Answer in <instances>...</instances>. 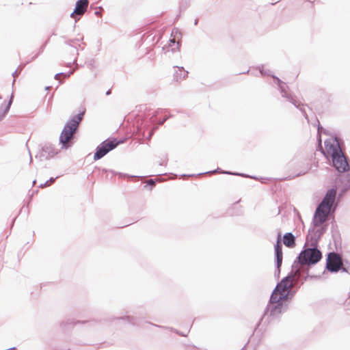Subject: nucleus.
<instances>
[{
  "label": "nucleus",
  "mask_w": 350,
  "mask_h": 350,
  "mask_svg": "<svg viewBox=\"0 0 350 350\" xmlns=\"http://www.w3.org/2000/svg\"><path fill=\"white\" fill-rule=\"evenodd\" d=\"M135 120L132 124L131 131L133 135L139 140L150 139L161 125L169 117L157 119V116L165 112V109H157L152 111L146 105L135 107Z\"/></svg>",
  "instance_id": "1"
},
{
  "label": "nucleus",
  "mask_w": 350,
  "mask_h": 350,
  "mask_svg": "<svg viewBox=\"0 0 350 350\" xmlns=\"http://www.w3.org/2000/svg\"><path fill=\"white\" fill-rule=\"evenodd\" d=\"M350 190V176L344 175L336 178L335 183L329 188L321 202L316 207L314 213L312 224L319 226L322 224L330 212V209L334 204L336 198V204L343 199L346 193Z\"/></svg>",
  "instance_id": "2"
},
{
  "label": "nucleus",
  "mask_w": 350,
  "mask_h": 350,
  "mask_svg": "<svg viewBox=\"0 0 350 350\" xmlns=\"http://www.w3.org/2000/svg\"><path fill=\"white\" fill-rule=\"evenodd\" d=\"M286 295L278 296L272 292L262 316L254 327V332L261 333L266 330L267 326L280 321L282 314L286 312L288 306L284 302Z\"/></svg>",
  "instance_id": "3"
},
{
  "label": "nucleus",
  "mask_w": 350,
  "mask_h": 350,
  "mask_svg": "<svg viewBox=\"0 0 350 350\" xmlns=\"http://www.w3.org/2000/svg\"><path fill=\"white\" fill-rule=\"evenodd\" d=\"M85 109L71 116L64 124L59 137L62 150H67L74 144L73 134L78 130L79 124L84 117Z\"/></svg>",
  "instance_id": "4"
},
{
  "label": "nucleus",
  "mask_w": 350,
  "mask_h": 350,
  "mask_svg": "<svg viewBox=\"0 0 350 350\" xmlns=\"http://www.w3.org/2000/svg\"><path fill=\"white\" fill-rule=\"evenodd\" d=\"M323 258V254L319 246H309L302 249L301 252L295 258L292 265V269L296 265H306L309 267L317 265Z\"/></svg>",
  "instance_id": "5"
},
{
  "label": "nucleus",
  "mask_w": 350,
  "mask_h": 350,
  "mask_svg": "<svg viewBox=\"0 0 350 350\" xmlns=\"http://www.w3.org/2000/svg\"><path fill=\"white\" fill-rule=\"evenodd\" d=\"M271 77L273 78V83L277 85L278 89L282 97L286 98L289 103L293 104L295 107L298 109L301 112L305 118L308 120V115L303 107L302 103L299 100H297L294 93L289 91L288 85L273 73Z\"/></svg>",
  "instance_id": "6"
},
{
  "label": "nucleus",
  "mask_w": 350,
  "mask_h": 350,
  "mask_svg": "<svg viewBox=\"0 0 350 350\" xmlns=\"http://www.w3.org/2000/svg\"><path fill=\"white\" fill-rule=\"evenodd\" d=\"M332 159V166L338 172V176L334 180L332 185H334L337 178L344 175L350 176V161H347V158L342 153V150L334 152L329 157Z\"/></svg>",
  "instance_id": "7"
},
{
  "label": "nucleus",
  "mask_w": 350,
  "mask_h": 350,
  "mask_svg": "<svg viewBox=\"0 0 350 350\" xmlns=\"http://www.w3.org/2000/svg\"><path fill=\"white\" fill-rule=\"evenodd\" d=\"M124 142L123 139H118L114 137H109L100 143L96 148L93 159L98 161L103 158L109 152L116 148L120 144Z\"/></svg>",
  "instance_id": "8"
},
{
  "label": "nucleus",
  "mask_w": 350,
  "mask_h": 350,
  "mask_svg": "<svg viewBox=\"0 0 350 350\" xmlns=\"http://www.w3.org/2000/svg\"><path fill=\"white\" fill-rule=\"evenodd\" d=\"M325 269L332 273H336L340 271L349 273V267L343 265L342 258L334 252L326 254Z\"/></svg>",
  "instance_id": "9"
},
{
  "label": "nucleus",
  "mask_w": 350,
  "mask_h": 350,
  "mask_svg": "<svg viewBox=\"0 0 350 350\" xmlns=\"http://www.w3.org/2000/svg\"><path fill=\"white\" fill-rule=\"evenodd\" d=\"M281 239L282 234L280 232H278L277 234V241L274 244V277L276 280L280 278L281 266L283 260L282 245L280 243Z\"/></svg>",
  "instance_id": "10"
},
{
  "label": "nucleus",
  "mask_w": 350,
  "mask_h": 350,
  "mask_svg": "<svg viewBox=\"0 0 350 350\" xmlns=\"http://www.w3.org/2000/svg\"><path fill=\"white\" fill-rule=\"evenodd\" d=\"M59 152L60 150L57 149L55 145L50 142H44L40 145V149L36 157L38 158L40 161L49 160Z\"/></svg>",
  "instance_id": "11"
},
{
  "label": "nucleus",
  "mask_w": 350,
  "mask_h": 350,
  "mask_svg": "<svg viewBox=\"0 0 350 350\" xmlns=\"http://www.w3.org/2000/svg\"><path fill=\"white\" fill-rule=\"evenodd\" d=\"M295 273H293V271H290L287 275L284 277L280 282H278L273 288L272 292H275V295H278L288 288L292 286V280Z\"/></svg>",
  "instance_id": "12"
},
{
  "label": "nucleus",
  "mask_w": 350,
  "mask_h": 350,
  "mask_svg": "<svg viewBox=\"0 0 350 350\" xmlns=\"http://www.w3.org/2000/svg\"><path fill=\"white\" fill-rule=\"evenodd\" d=\"M316 226H313L311 223L306 236V243L310 246H319V242L322 237V233L315 228Z\"/></svg>",
  "instance_id": "13"
},
{
  "label": "nucleus",
  "mask_w": 350,
  "mask_h": 350,
  "mask_svg": "<svg viewBox=\"0 0 350 350\" xmlns=\"http://www.w3.org/2000/svg\"><path fill=\"white\" fill-rule=\"evenodd\" d=\"M324 144L327 153L326 154H325V157L327 159H328V155L330 157L332 154H334L335 152H337L341 150L336 136H335L332 139H325Z\"/></svg>",
  "instance_id": "14"
},
{
  "label": "nucleus",
  "mask_w": 350,
  "mask_h": 350,
  "mask_svg": "<svg viewBox=\"0 0 350 350\" xmlns=\"http://www.w3.org/2000/svg\"><path fill=\"white\" fill-rule=\"evenodd\" d=\"M102 174H105V178H108V176H109V173H111L112 175L111 176V178H113V176L116 174H118L120 178H133V177H137V176H133V175H131V174H126V173H122V172H115L114 170H108V169H106V168H101L100 167H98V166H95L93 171H92V174L95 176H99Z\"/></svg>",
  "instance_id": "15"
},
{
  "label": "nucleus",
  "mask_w": 350,
  "mask_h": 350,
  "mask_svg": "<svg viewBox=\"0 0 350 350\" xmlns=\"http://www.w3.org/2000/svg\"><path fill=\"white\" fill-rule=\"evenodd\" d=\"M161 38V33H155L153 35V33H144L140 38L139 42V46L144 43L147 42L148 44H149L148 46H154L157 44L159 40Z\"/></svg>",
  "instance_id": "16"
},
{
  "label": "nucleus",
  "mask_w": 350,
  "mask_h": 350,
  "mask_svg": "<svg viewBox=\"0 0 350 350\" xmlns=\"http://www.w3.org/2000/svg\"><path fill=\"white\" fill-rule=\"evenodd\" d=\"M88 321H75L71 319H68L66 321H62L59 323V326L63 332L66 333L69 331L72 327L77 324H84L89 323Z\"/></svg>",
  "instance_id": "17"
},
{
  "label": "nucleus",
  "mask_w": 350,
  "mask_h": 350,
  "mask_svg": "<svg viewBox=\"0 0 350 350\" xmlns=\"http://www.w3.org/2000/svg\"><path fill=\"white\" fill-rule=\"evenodd\" d=\"M88 0H77L75 3L73 12L70 14V17L74 18V15H80L86 12L88 8Z\"/></svg>",
  "instance_id": "18"
},
{
  "label": "nucleus",
  "mask_w": 350,
  "mask_h": 350,
  "mask_svg": "<svg viewBox=\"0 0 350 350\" xmlns=\"http://www.w3.org/2000/svg\"><path fill=\"white\" fill-rule=\"evenodd\" d=\"M174 68H178V70H175L173 77L174 81H180L184 79H185L189 73L188 71L185 70L184 67L183 66H173Z\"/></svg>",
  "instance_id": "19"
},
{
  "label": "nucleus",
  "mask_w": 350,
  "mask_h": 350,
  "mask_svg": "<svg viewBox=\"0 0 350 350\" xmlns=\"http://www.w3.org/2000/svg\"><path fill=\"white\" fill-rule=\"evenodd\" d=\"M296 237L292 232H286L283 236V243L289 248H293L295 246Z\"/></svg>",
  "instance_id": "20"
},
{
  "label": "nucleus",
  "mask_w": 350,
  "mask_h": 350,
  "mask_svg": "<svg viewBox=\"0 0 350 350\" xmlns=\"http://www.w3.org/2000/svg\"><path fill=\"white\" fill-rule=\"evenodd\" d=\"M140 317H135V316H131V315H125L123 317H113L111 319V321L113 320H124L126 321L129 323L133 325H138L139 322Z\"/></svg>",
  "instance_id": "21"
},
{
  "label": "nucleus",
  "mask_w": 350,
  "mask_h": 350,
  "mask_svg": "<svg viewBox=\"0 0 350 350\" xmlns=\"http://www.w3.org/2000/svg\"><path fill=\"white\" fill-rule=\"evenodd\" d=\"M50 40V38H49L40 46V49H39V51L38 53H36V54H34L32 57H31L30 58L29 57H27L25 59V60L24 61L23 60V68L28 64H29L30 62H31L33 60H34L36 58H37L44 50L46 46L47 45V44L49 43Z\"/></svg>",
  "instance_id": "22"
},
{
  "label": "nucleus",
  "mask_w": 350,
  "mask_h": 350,
  "mask_svg": "<svg viewBox=\"0 0 350 350\" xmlns=\"http://www.w3.org/2000/svg\"><path fill=\"white\" fill-rule=\"evenodd\" d=\"M296 292H297L296 290H291L288 288V289L278 294V296L286 295L285 297H284L285 299L284 300V302L285 304H287V306H288L293 297L295 296Z\"/></svg>",
  "instance_id": "23"
},
{
  "label": "nucleus",
  "mask_w": 350,
  "mask_h": 350,
  "mask_svg": "<svg viewBox=\"0 0 350 350\" xmlns=\"http://www.w3.org/2000/svg\"><path fill=\"white\" fill-rule=\"evenodd\" d=\"M168 45L171 48V51L173 53L176 51H180V48L181 46V40H178L174 38H170L168 41Z\"/></svg>",
  "instance_id": "24"
},
{
  "label": "nucleus",
  "mask_w": 350,
  "mask_h": 350,
  "mask_svg": "<svg viewBox=\"0 0 350 350\" xmlns=\"http://www.w3.org/2000/svg\"><path fill=\"white\" fill-rule=\"evenodd\" d=\"M256 68L259 71L261 76H269L271 77L273 72L271 70L269 69H265V65L260 64L256 67Z\"/></svg>",
  "instance_id": "25"
},
{
  "label": "nucleus",
  "mask_w": 350,
  "mask_h": 350,
  "mask_svg": "<svg viewBox=\"0 0 350 350\" xmlns=\"http://www.w3.org/2000/svg\"><path fill=\"white\" fill-rule=\"evenodd\" d=\"M296 5H303L304 8H313L314 1L310 0H297L295 1Z\"/></svg>",
  "instance_id": "26"
},
{
  "label": "nucleus",
  "mask_w": 350,
  "mask_h": 350,
  "mask_svg": "<svg viewBox=\"0 0 350 350\" xmlns=\"http://www.w3.org/2000/svg\"><path fill=\"white\" fill-rule=\"evenodd\" d=\"M11 105V100L9 101L8 104L5 102L3 103L0 107V120L3 118V116L7 113L8 110L10 109Z\"/></svg>",
  "instance_id": "27"
},
{
  "label": "nucleus",
  "mask_w": 350,
  "mask_h": 350,
  "mask_svg": "<svg viewBox=\"0 0 350 350\" xmlns=\"http://www.w3.org/2000/svg\"><path fill=\"white\" fill-rule=\"evenodd\" d=\"M190 0H180L179 2V11L180 13L184 12L189 5Z\"/></svg>",
  "instance_id": "28"
},
{
  "label": "nucleus",
  "mask_w": 350,
  "mask_h": 350,
  "mask_svg": "<svg viewBox=\"0 0 350 350\" xmlns=\"http://www.w3.org/2000/svg\"><path fill=\"white\" fill-rule=\"evenodd\" d=\"M172 34L174 37V39H176L178 40H181L182 38V33L179 29L174 27L172 29Z\"/></svg>",
  "instance_id": "29"
},
{
  "label": "nucleus",
  "mask_w": 350,
  "mask_h": 350,
  "mask_svg": "<svg viewBox=\"0 0 350 350\" xmlns=\"http://www.w3.org/2000/svg\"><path fill=\"white\" fill-rule=\"evenodd\" d=\"M157 181L154 179H150L144 186L145 189L152 191L154 188Z\"/></svg>",
  "instance_id": "30"
},
{
  "label": "nucleus",
  "mask_w": 350,
  "mask_h": 350,
  "mask_svg": "<svg viewBox=\"0 0 350 350\" xmlns=\"http://www.w3.org/2000/svg\"><path fill=\"white\" fill-rule=\"evenodd\" d=\"M219 171H221V168L217 167L216 170H211V171L203 172V173H199L198 174H183L181 176H198V175L204 174L213 173V172H219Z\"/></svg>",
  "instance_id": "31"
},
{
  "label": "nucleus",
  "mask_w": 350,
  "mask_h": 350,
  "mask_svg": "<svg viewBox=\"0 0 350 350\" xmlns=\"http://www.w3.org/2000/svg\"><path fill=\"white\" fill-rule=\"evenodd\" d=\"M148 323L153 325V326H155V327H161V328H165L166 329H168V330H170L174 333H176V330H177L176 329L172 327H164V326H161V325H157V324H154L151 322H147Z\"/></svg>",
  "instance_id": "32"
},
{
  "label": "nucleus",
  "mask_w": 350,
  "mask_h": 350,
  "mask_svg": "<svg viewBox=\"0 0 350 350\" xmlns=\"http://www.w3.org/2000/svg\"><path fill=\"white\" fill-rule=\"evenodd\" d=\"M321 275H311L308 272L306 273V275L304 278V281H307L308 279H319Z\"/></svg>",
  "instance_id": "33"
},
{
  "label": "nucleus",
  "mask_w": 350,
  "mask_h": 350,
  "mask_svg": "<svg viewBox=\"0 0 350 350\" xmlns=\"http://www.w3.org/2000/svg\"><path fill=\"white\" fill-rule=\"evenodd\" d=\"M163 159H164L163 161H160L159 163V165L160 166H166L167 165V161H168V157H167V154L163 155Z\"/></svg>",
  "instance_id": "34"
},
{
  "label": "nucleus",
  "mask_w": 350,
  "mask_h": 350,
  "mask_svg": "<svg viewBox=\"0 0 350 350\" xmlns=\"http://www.w3.org/2000/svg\"><path fill=\"white\" fill-rule=\"evenodd\" d=\"M317 129L318 130H323V133L325 134L326 135H329V133L328 131H327L325 129H324L321 124L319 122L318 123V125H317Z\"/></svg>",
  "instance_id": "35"
},
{
  "label": "nucleus",
  "mask_w": 350,
  "mask_h": 350,
  "mask_svg": "<svg viewBox=\"0 0 350 350\" xmlns=\"http://www.w3.org/2000/svg\"><path fill=\"white\" fill-rule=\"evenodd\" d=\"M38 192V189H36V190H29V193H28V196L29 197L30 199L32 198V197L33 196L34 194L37 193Z\"/></svg>",
  "instance_id": "36"
},
{
  "label": "nucleus",
  "mask_w": 350,
  "mask_h": 350,
  "mask_svg": "<svg viewBox=\"0 0 350 350\" xmlns=\"http://www.w3.org/2000/svg\"><path fill=\"white\" fill-rule=\"evenodd\" d=\"M260 181L262 183H266L267 182V180H271V178H267V177H262V176H260V178H259Z\"/></svg>",
  "instance_id": "37"
},
{
  "label": "nucleus",
  "mask_w": 350,
  "mask_h": 350,
  "mask_svg": "<svg viewBox=\"0 0 350 350\" xmlns=\"http://www.w3.org/2000/svg\"><path fill=\"white\" fill-rule=\"evenodd\" d=\"M60 176H57L55 177H51L49 180H47V182L49 183V184H53L55 183V180L58 178Z\"/></svg>",
  "instance_id": "38"
},
{
  "label": "nucleus",
  "mask_w": 350,
  "mask_h": 350,
  "mask_svg": "<svg viewBox=\"0 0 350 350\" xmlns=\"http://www.w3.org/2000/svg\"><path fill=\"white\" fill-rule=\"evenodd\" d=\"M342 261H343V265H345V267H349V274H350V262H349V261L345 258H342Z\"/></svg>",
  "instance_id": "39"
},
{
  "label": "nucleus",
  "mask_w": 350,
  "mask_h": 350,
  "mask_svg": "<svg viewBox=\"0 0 350 350\" xmlns=\"http://www.w3.org/2000/svg\"><path fill=\"white\" fill-rule=\"evenodd\" d=\"M234 176H241V177H248L249 176V175L247 174L242 173V172H235V174H234Z\"/></svg>",
  "instance_id": "40"
},
{
  "label": "nucleus",
  "mask_w": 350,
  "mask_h": 350,
  "mask_svg": "<svg viewBox=\"0 0 350 350\" xmlns=\"http://www.w3.org/2000/svg\"><path fill=\"white\" fill-rule=\"evenodd\" d=\"M308 170L309 169L299 172L298 174H297L295 176H294L293 178L305 174L306 173L308 172Z\"/></svg>",
  "instance_id": "41"
},
{
  "label": "nucleus",
  "mask_w": 350,
  "mask_h": 350,
  "mask_svg": "<svg viewBox=\"0 0 350 350\" xmlns=\"http://www.w3.org/2000/svg\"><path fill=\"white\" fill-rule=\"evenodd\" d=\"M345 304L347 306H350V292L348 293V297L346 299Z\"/></svg>",
  "instance_id": "42"
},
{
  "label": "nucleus",
  "mask_w": 350,
  "mask_h": 350,
  "mask_svg": "<svg viewBox=\"0 0 350 350\" xmlns=\"http://www.w3.org/2000/svg\"><path fill=\"white\" fill-rule=\"evenodd\" d=\"M317 230H319L321 233H322V236L325 232L326 228H325L323 226H321V228H318Z\"/></svg>",
  "instance_id": "43"
},
{
  "label": "nucleus",
  "mask_w": 350,
  "mask_h": 350,
  "mask_svg": "<svg viewBox=\"0 0 350 350\" xmlns=\"http://www.w3.org/2000/svg\"><path fill=\"white\" fill-rule=\"evenodd\" d=\"M176 334L180 336H187V334H184L183 332H181L180 330H176Z\"/></svg>",
  "instance_id": "44"
},
{
  "label": "nucleus",
  "mask_w": 350,
  "mask_h": 350,
  "mask_svg": "<svg viewBox=\"0 0 350 350\" xmlns=\"http://www.w3.org/2000/svg\"><path fill=\"white\" fill-rule=\"evenodd\" d=\"M50 185L49 183L47 182V180L46 182H44V183H40V185L38 186L39 188H42L43 187H45V186H49Z\"/></svg>",
  "instance_id": "45"
},
{
  "label": "nucleus",
  "mask_w": 350,
  "mask_h": 350,
  "mask_svg": "<svg viewBox=\"0 0 350 350\" xmlns=\"http://www.w3.org/2000/svg\"><path fill=\"white\" fill-rule=\"evenodd\" d=\"M223 174H228V175H234V174H235V172H232V171H223Z\"/></svg>",
  "instance_id": "46"
},
{
  "label": "nucleus",
  "mask_w": 350,
  "mask_h": 350,
  "mask_svg": "<svg viewBox=\"0 0 350 350\" xmlns=\"http://www.w3.org/2000/svg\"><path fill=\"white\" fill-rule=\"evenodd\" d=\"M21 68H18V69H17V70H16L12 73V76H13L14 77H16V75H17L18 72L19 71V72H21Z\"/></svg>",
  "instance_id": "47"
},
{
  "label": "nucleus",
  "mask_w": 350,
  "mask_h": 350,
  "mask_svg": "<svg viewBox=\"0 0 350 350\" xmlns=\"http://www.w3.org/2000/svg\"><path fill=\"white\" fill-rule=\"evenodd\" d=\"M66 75V73H65V72H59V73H56V74L55 75V76H54V79H57V77H58L59 75Z\"/></svg>",
  "instance_id": "48"
},
{
  "label": "nucleus",
  "mask_w": 350,
  "mask_h": 350,
  "mask_svg": "<svg viewBox=\"0 0 350 350\" xmlns=\"http://www.w3.org/2000/svg\"><path fill=\"white\" fill-rule=\"evenodd\" d=\"M248 178H252L254 180H259V178H260V177H258L257 176H254H254H250L249 175Z\"/></svg>",
  "instance_id": "49"
},
{
  "label": "nucleus",
  "mask_w": 350,
  "mask_h": 350,
  "mask_svg": "<svg viewBox=\"0 0 350 350\" xmlns=\"http://www.w3.org/2000/svg\"><path fill=\"white\" fill-rule=\"evenodd\" d=\"M94 14H95L96 16H100V15H101V11H100V10H96V11L94 12Z\"/></svg>",
  "instance_id": "50"
},
{
  "label": "nucleus",
  "mask_w": 350,
  "mask_h": 350,
  "mask_svg": "<svg viewBox=\"0 0 350 350\" xmlns=\"http://www.w3.org/2000/svg\"><path fill=\"white\" fill-rule=\"evenodd\" d=\"M111 94V89H109L108 90L106 91L105 92V95L106 96H109L110 94Z\"/></svg>",
  "instance_id": "51"
},
{
  "label": "nucleus",
  "mask_w": 350,
  "mask_h": 350,
  "mask_svg": "<svg viewBox=\"0 0 350 350\" xmlns=\"http://www.w3.org/2000/svg\"><path fill=\"white\" fill-rule=\"evenodd\" d=\"M249 72H250V70H247L246 71L239 72L237 75H245V74H248Z\"/></svg>",
  "instance_id": "52"
},
{
  "label": "nucleus",
  "mask_w": 350,
  "mask_h": 350,
  "mask_svg": "<svg viewBox=\"0 0 350 350\" xmlns=\"http://www.w3.org/2000/svg\"><path fill=\"white\" fill-rule=\"evenodd\" d=\"M26 147H27V149L28 152H29V154L30 159H31V152H30V150H29V146H28L27 142L26 143Z\"/></svg>",
  "instance_id": "53"
},
{
  "label": "nucleus",
  "mask_w": 350,
  "mask_h": 350,
  "mask_svg": "<svg viewBox=\"0 0 350 350\" xmlns=\"http://www.w3.org/2000/svg\"><path fill=\"white\" fill-rule=\"evenodd\" d=\"M70 42H72V40H68V41H66V42H65V44H68V45H69V46H72V45L70 43Z\"/></svg>",
  "instance_id": "54"
},
{
  "label": "nucleus",
  "mask_w": 350,
  "mask_h": 350,
  "mask_svg": "<svg viewBox=\"0 0 350 350\" xmlns=\"http://www.w3.org/2000/svg\"><path fill=\"white\" fill-rule=\"evenodd\" d=\"M198 21H198V18H196V19L194 20V23H194V25H197L198 24Z\"/></svg>",
  "instance_id": "55"
},
{
  "label": "nucleus",
  "mask_w": 350,
  "mask_h": 350,
  "mask_svg": "<svg viewBox=\"0 0 350 350\" xmlns=\"http://www.w3.org/2000/svg\"><path fill=\"white\" fill-rule=\"evenodd\" d=\"M72 74V71L70 70L66 75L67 77H70Z\"/></svg>",
  "instance_id": "56"
},
{
  "label": "nucleus",
  "mask_w": 350,
  "mask_h": 350,
  "mask_svg": "<svg viewBox=\"0 0 350 350\" xmlns=\"http://www.w3.org/2000/svg\"><path fill=\"white\" fill-rule=\"evenodd\" d=\"M317 140L319 141V143H321V136H317Z\"/></svg>",
  "instance_id": "57"
},
{
  "label": "nucleus",
  "mask_w": 350,
  "mask_h": 350,
  "mask_svg": "<svg viewBox=\"0 0 350 350\" xmlns=\"http://www.w3.org/2000/svg\"><path fill=\"white\" fill-rule=\"evenodd\" d=\"M247 344H248V342L243 346V347L241 350H245Z\"/></svg>",
  "instance_id": "58"
},
{
  "label": "nucleus",
  "mask_w": 350,
  "mask_h": 350,
  "mask_svg": "<svg viewBox=\"0 0 350 350\" xmlns=\"http://www.w3.org/2000/svg\"><path fill=\"white\" fill-rule=\"evenodd\" d=\"M51 88V86H46L45 90H49Z\"/></svg>",
  "instance_id": "59"
},
{
  "label": "nucleus",
  "mask_w": 350,
  "mask_h": 350,
  "mask_svg": "<svg viewBox=\"0 0 350 350\" xmlns=\"http://www.w3.org/2000/svg\"><path fill=\"white\" fill-rule=\"evenodd\" d=\"M80 19V17H78L77 18H75V23H77Z\"/></svg>",
  "instance_id": "60"
},
{
  "label": "nucleus",
  "mask_w": 350,
  "mask_h": 350,
  "mask_svg": "<svg viewBox=\"0 0 350 350\" xmlns=\"http://www.w3.org/2000/svg\"><path fill=\"white\" fill-rule=\"evenodd\" d=\"M280 213V207H278V211L277 215H279Z\"/></svg>",
  "instance_id": "61"
},
{
  "label": "nucleus",
  "mask_w": 350,
  "mask_h": 350,
  "mask_svg": "<svg viewBox=\"0 0 350 350\" xmlns=\"http://www.w3.org/2000/svg\"><path fill=\"white\" fill-rule=\"evenodd\" d=\"M283 178H282L281 180H282ZM284 179H286V180H291V178L290 177H286V178H284Z\"/></svg>",
  "instance_id": "62"
},
{
  "label": "nucleus",
  "mask_w": 350,
  "mask_h": 350,
  "mask_svg": "<svg viewBox=\"0 0 350 350\" xmlns=\"http://www.w3.org/2000/svg\"><path fill=\"white\" fill-rule=\"evenodd\" d=\"M332 237L334 238V242L336 243V240H335V234H333Z\"/></svg>",
  "instance_id": "63"
},
{
  "label": "nucleus",
  "mask_w": 350,
  "mask_h": 350,
  "mask_svg": "<svg viewBox=\"0 0 350 350\" xmlns=\"http://www.w3.org/2000/svg\"><path fill=\"white\" fill-rule=\"evenodd\" d=\"M75 51H76L77 54H78V52H77V51H78V50H77V49L76 47H75Z\"/></svg>",
  "instance_id": "64"
}]
</instances>
